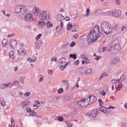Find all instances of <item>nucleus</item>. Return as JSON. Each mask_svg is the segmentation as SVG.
I'll use <instances>...</instances> for the list:
<instances>
[{"label": "nucleus", "mask_w": 127, "mask_h": 127, "mask_svg": "<svg viewBox=\"0 0 127 127\" xmlns=\"http://www.w3.org/2000/svg\"><path fill=\"white\" fill-rule=\"evenodd\" d=\"M112 44L110 48V50L114 51L113 52L116 53L118 51L121 47V45L120 41L117 39H115L111 42Z\"/></svg>", "instance_id": "nucleus-1"}, {"label": "nucleus", "mask_w": 127, "mask_h": 127, "mask_svg": "<svg viewBox=\"0 0 127 127\" xmlns=\"http://www.w3.org/2000/svg\"><path fill=\"white\" fill-rule=\"evenodd\" d=\"M97 34L91 30L89 34V36L88 38L87 41L89 44H91L93 42L96 41L99 36H98Z\"/></svg>", "instance_id": "nucleus-2"}, {"label": "nucleus", "mask_w": 127, "mask_h": 127, "mask_svg": "<svg viewBox=\"0 0 127 127\" xmlns=\"http://www.w3.org/2000/svg\"><path fill=\"white\" fill-rule=\"evenodd\" d=\"M89 103L88 100L86 98L83 99L82 100L79 101L78 104L79 105H80L81 107H84L88 105L89 104Z\"/></svg>", "instance_id": "nucleus-3"}, {"label": "nucleus", "mask_w": 127, "mask_h": 127, "mask_svg": "<svg viewBox=\"0 0 127 127\" xmlns=\"http://www.w3.org/2000/svg\"><path fill=\"white\" fill-rule=\"evenodd\" d=\"M48 15L47 12L44 11H42L40 13L39 18L41 20H48V17H47Z\"/></svg>", "instance_id": "nucleus-4"}, {"label": "nucleus", "mask_w": 127, "mask_h": 127, "mask_svg": "<svg viewBox=\"0 0 127 127\" xmlns=\"http://www.w3.org/2000/svg\"><path fill=\"white\" fill-rule=\"evenodd\" d=\"M89 104H91L95 102L97 100L96 97L94 95L89 96L87 97Z\"/></svg>", "instance_id": "nucleus-5"}, {"label": "nucleus", "mask_w": 127, "mask_h": 127, "mask_svg": "<svg viewBox=\"0 0 127 127\" xmlns=\"http://www.w3.org/2000/svg\"><path fill=\"white\" fill-rule=\"evenodd\" d=\"M24 19L26 21L30 22L33 21V16L31 13H29L26 14L24 17Z\"/></svg>", "instance_id": "nucleus-6"}, {"label": "nucleus", "mask_w": 127, "mask_h": 127, "mask_svg": "<svg viewBox=\"0 0 127 127\" xmlns=\"http://www.w3.org/2000/svg\"><path fill=\"white\" fill-rule=\"evenodd\" d=\"M112 14L113 16L116 17L120 16L121 14V11L119 9H116L112 12Z\"/></svg>", "instance_id": "nucleus-7"}, {"label": "nucleus", "mask_w": 127, "mask_h": 127, "mask_svg": "<svg viewBox=\"0 0 127 127\" xmlns=\"http://www.w3.org/2000/svg\"><path fill=\"white\" fill-rule=\"evenodd\" d=\"M20 12L23 15L26 14L28 12V10L26 7L22 5Z\"/></svg>", "instance_id": "nucleus-8"}, {"label": "nucleus", "mask_w": 127, "mask_h": 127, "mask_svg": "<svg viewBox=\"0 0 127 127\" xmlns=\"http://www.w3.org/2000/svg\"><path fill=\"white\" fill-rule=\"evenodd\" d=\"M97 115L96 111H92L89 115V117L90 119H94Z\"/></svg>", "instance_id": "nucleus-9"}, {"label": "nucleus", "mask_w": 127, "mask_h": 127, "mask_svg": "<svg viewBox=\"0 0 127 127\" xmlns=\"http://www.w3.org/2000/svg\"><path fill=\"white\" fill-rule=\"evenodd\" d=\"M105 33L106 34H110L112 32V30L111 28L109 26L107 28L103 30Z\"/></svg>", "instance_id": "nucleus-10"}, {"label": "nucleus", "mask_w": 127, "mask_h": 127, "mask_svg": "<svg viewBox=\"0 0 127 127\" xmlns=\"http://www.w3.org/2000/svg\"><path fill=\"white\" fill-rule=\"evenodd\" d=\"M93 30L94 32L96 33L97 35H98V36H100V34H99V29L98 27L97 26H95L93 30Z\"/></svg>", "instance_id": "nucleus-11"}, {"label": "nucleus", "mask_w": 127, "mask_h": 127, "mask_svg": "<svg viewBox=\"0 0 127 127\" xmlns=\"http://www.w3.org/2000/svg\"><path fill=\"white\" fill-rule=\"evenodd\" d=\"M37 25L39 27L42 28L44 27H46V25L45 22L40 20L38 21Z\"/></svg>", "instance_id": "nucleus-12"}, {"label": "nucleus", "mask_w": 127, "mask_h": 127, "mask_svg": "<svg viewBox=\"0 0 127 127\" xmlns=\"http://www.w3.org/2000/svg\"><path fill=\"white\" fill-rule=\"evenodd\" d=\"M100 111L102 112L105 113H107L109 112V109L108 108H105L104 106H102L100 108Z\"/></svg>", "instance_id": "nucleus-13"}, {"label": "nucleus", "mask_w": 127, "mask_h": 127, "mask_svg": "<svg viewBox=\"0 0 127 127\" xmlns=\"http://www.w3.org/2000/svg\"><path fill=\"white\" fill-rule=\"evenodd\" d=\"M108 23L105 22H103L101 25V29L103 30L109 27Z\"/></svg>", "instance_id": "nucleus-14"}, {"label": "nucleus", "mask_w": 127, "mask_h": 127, "mask_svg": "<svg viewBox=\"0 0 127 127\" xmlns=\"http://www.w3.org/2000/svg\"><path fill=\"white\" fill-rule=\"evenodd\" d=\"M25 51L21 48H20L18 51V52L19 55L23 56H24L25 55Z\"/></svg>", "instance_id": "nucleus-15"}, {"label": "nucleus", "mask_w": 127, "mask_h": 127, "mask_svg": "<svg viewBox=\"0 0 127 127\" xmlns=\"http://www.w3.org/2000/svg\"><path fill=\"white\" fill-rule=\"evenodd\" d=\"M22 5H19L15 6L14 9L15 12L17 13L20 12Z\"/></svg>", "instance_id": "nucleus-16"}, {"label": "nucleus", "mask_w": 127, "mask_h": 127, "mask_svg": "<svg viewBox=\"0 0 127 127\" xmlns=\"http://www.w3.org/2000/svg\"><path fill=\"white\" fill-rule=\"evenodd\" d=\"M11 84V83H9L6 84H0V89H5L7 86H9Z\"/></svg>", "instance_id": "nucleus-17"}, {"label": "nucleus", "mask_w": 127, "mask_h": 127, "mask_svg": "<svg viewBox=\"0 0 127 127\" xmlns=\"http://www.w3.org/2000/svg\"><path fill=\"white\" fill-rule=\"evenodd\" d=\"M85 67H80L78 70V72L82 74H84L85 73Z\"/></svg>", "instance_id": "nucleus-18"}, {"label": "nucleus", "mask_w": 127, "mask_h": 127, "mask_svg": "<svg viewBox=\"0 0 127 127\" xmlns=\"http://www.w3.org/2000/svg\"><path fill=\"white\" fill-rule=\"evenodd\" d=\"M17 42L16 40H14L11 41L10 43V45L13 48H16L17 46Z\"/></svg>", "instance_id": "nucleus-19"}, {"label": "nucleus", "mask_w": 127, "mask_h": 127, "mask_svg": "<svg viewBox=\"0 0 127 127\" xmlns=\"http://www.w3.org/2000/svg\"><path fill=\"white\" fill-rule=\"evenodd\" d=\"M114 65L115 66H117L120 65V61L118 58L115 59L114 61Z\"/></svg>", "instance_id": "nucleus-20"}, {"label": "nucleus", "mask_w": 127, "mask_h": 127, "mask_svg": "<svg viewBox=\"0 0 127 127\" xmlns=\"http://www.w3.org/2000/svg\"><path fill=\"white\" fill-rule=\"evenodd\" d=\"M102 11L101 10H97L95 11V15L97 16H99L102 14Z\"/></svg>", "instance_id": "nucleus-21"}, {"label": "nucleus", "mask_w": 127, "mask_h": 127, "mask_svg": "<svg viewBox=\"0 0 127 127\" xmlns=\"http://www.w3.org/2000/svg\"><path fill=\"white\" fill-rule=\"evenodd\" d=\"M78 111L77 110H74L71 114V116L72 117H74L76 116L78 114Z\"/></svg>", "instance_id": "nucleus-22"}, {"label": "nucleus", "mask_w": 127, "mask_h": 127, "mask_svg": "<svg viewBox=\"0 0 127 127\" xmlns=\"http://www.w3.org/2000/svg\"><path fill=\"white\" fill-rule=\"evenodd\" d=\"M65 61L66 60L65 58H62L60 59L59 62L62 64L63 65L64 64Z\"/></svg>", "instance_id": "nucleus-23"}, {"label": "nucleus", "mask_w": 127, "mask_h": 127, "mask_svg": "<svg viewBox=\"0 0 127 127\" xmlns=\"http://www.w3.org/2000/svg\"><path fill=\"white\" fill-rule=\"evenodd\" d=\"M39 11L38 9L36 7H35L33 10V13L35 15H37Z\"/></svg>", "instance_id": "nucleus-24"}, {"label": "nucleus", "mask_w": 127, "mask_h": 127, "mask_svg": "<svg viewBox=\"0 0 127 127\" xmlns=\"http://www.w3.org/2000/svg\"><path fill=\"white\" fill-rule=\"evenodd\" d=\"M29 103L27 101H23L21 103V105L22 106V107L24 108V107H26L29 104Z\"/></svg>", "instance_id": "nucleus-25"}, {"label": "nucleus", "mask_w": 127, "mask_h": 127, "mask_svg": "<svg viewBox=\"0 0 127 127\" xmlns=\"http://www.w3.org/2000/svg\"><path fill=\"white\" fill-rule=\"evenodd\" d=\"M7 42V40L6 39H4L2 41V44L3 46H6Z\"/></svg>", "instance_id": "nucleus-26"}, {"label": "nucleus", "mask_w": 127, "mask_h": 127, "mask_svg": "<svg viewBox=\"0 0 127 127\" xmlns=\"http://www.w3.org/2000/svg\"><path fill=\"white\" fill-rule=\"evenodd\" d=\"M92 70V69L89 68L87 69V70H85V72L86 74H92L93 73Z\"/></svg>", "instance_id": "nucleus-27"}, {"label": "nucleus", "mask_w": 127, "mask_h": 127, "mask_svg": "<svg viewBox=\"0 0 127 127\" xmlns=\"http://www.w3.org/2000/svg\"><path fill=\"white\" fill-rule=\"evenodd\" d=\"M58 20L59 21H60L64 19L63 15L61 14H60L58 15L57 17Z\"/></svg>", "instance_id": "nucleus-28"}, {"label": "nucleus", "mask_w": 127, "mask_h": 127, "mask_svg": "<svg viewBox=\"0 0 127 127\" xmlns=\"http://www.w3.org/2000/svg\"><path fill=\"white\" fill-rule=\"evenodd\" d=\"M125 78L126 76L125 75H123L121 77L120 79H118V80H120V81H121V82H123L125 80Z\"/></svg>", "instance_id": "nucleus-29"}, {"label": "nucleus", "mask_w": 127, "mask_h": 127, "mask_svg": "<svg viewBox=\"0 0 127 127\" xmlns=\"http://www.w3.org/2000/svg\"><path fill=\"white\" fill-rule=\"evenodd\" d=\"M53 24L51 23L49 21H48L46 24L48 28L52 27L53 26Z\"/></svg>", "instance_id": "nucleus-30"}, {"label": "nucleus", "mask_w": 127, "mask_h": 127, "mask_svg": "<svg viewBox=\"0 0 127 127\" xmlns=\"http://www.w3.org/2000/svg\"><path fill=\"white\" fill-rule=\"evenodd\" d=\"M67 30H69L71 29L72 27V25L70 22H69L68 23L67 25Z\"/></svg>", "instance_id": "nucleus-31"}, {"label": "nucleus", "mask_w": 127, "mask_h": 127, "mask_svg": "<svg viewBox=\"0 0 127 127\" xmlns=\"http://www.w3.org/2000/svg\"><path fill=\"white\" fill-rule=\"evenodd\" d=\"M36 114H37L35 112L32 111H31L30 115L31 116L37 117Z\"/></svg>", "instance_id": "nucleus-32"}, {"label": "nucleus", "mask_w": 127, "mask_h": 127, "mask_svg": "<svg viewBox=\"0 0 127 127\" xmlns=\"http://www.w3.org/2000/svg\"><path fill=\"white\" fill-rule=\"evenodd\" d=\"M120 80L118 79H113L111 80V82L113 83L116 84V83H119Z\"/></svg>", "instance_id": "nucleus-33"}, {"label": "nucleus", "mask_w": 127, "mask_h": 127, "mask_svg": "<svg viewBox=\"0 0 127 127\" xmlns=\"http://www.w3.org/2000/svg\"><path fill=\"white\" fill-rule=\"evenodd\" d=\"M70 58H73L74 59H75L76 58V55L75 54H71L69 55Z\"/></svg>", "instance_id": "nucleus-34"}, {"label": "nucleus", "mask_w": 127, "mask_h": 127, "mask_svg": "<svg viewBox=\"0 0 127 127\" xmlns=\"http://www.w3.org/2000/svg\"><path fill=\"white\" fill-rule=\"evenodd\" d=\"M14 52L13 51H11L9 53V56L11 59H13Z\"/></svg>", "instance_id": "nucleus-35"}, {"label": "nucleus", "mask_w": 127, "mask_h": 127, "mask_svg": "<svg viewBox=\"0 0 127 127\" xmlns=\"http://www.w3.org/2000/svg\"><path fill=\"white\" fill-rule=\"evenodd\" d=\"M14 86H18L19 85V82L17 81H15L12 84Z\"/></svg>", "instance_id": "nucleus-36"}, {"label": "nucleus", "mask_w": 127, "mask_h": 127, "mask_svg": "<svg viewBox=\"0 0 127 127\" xmlns=\"http://www.w3.org/2000/svg\"><path fill=\"white\" fill-rule=\"evenodd\" d=\"M86 12V17H87L90 14V10L89 8H88L87 9Z\"/></svg>", "instance_id": "nucleus-37"}, {"label": "nucleus", "mask_w": 127, "mask_h": 127, "mask_svg": "<svg viewBox=\"0 0 127 127\" xmlns=\"http://www.w3.org/2000/svg\"><path fill=\"white\" fill-rule=\"evenodd\" d=\"M63 88H60L58 91V94H61L63 92Z\"/></svg>", "instance_id": "nucleus-38"}, {"label": "nucleus", "mask_w": 127, "mask_h": 127, "mask_svg": "<svg viewBox=\"0 0 127 127\" xmlns=\"http://www.w3.org/2000/svg\"><path fill=\"white\" fill-rule=\"evenodd\" d=\"M73 121L72 120L71 121H70L67 124V127H70L72 126V122Z\"/></svg>", "instance_id": "nucleus-39"}, {"label": "nucleus", "mask_w": 127, "mask_h": 127, "mask_svg": "<svg viewBox=\"0 0 127 127\" xmlns=\"http://www.w3.org/2000/svg\"><path fill=\"white\" fill-rule=\"evenodd\" d=\"M69 96L68 95H66L64 96V99L65 100H67L69 99Z\"/></svg>", "instance_id": "nucleus-40"}, {"label": "nucleus", "mask_w": 127, "mask_h": 127, "mask_svg": "<svg viewBox=\"0 0 127 127\" xmlns=\"http://www.w3.org/2000/svg\"><path fill=\"white\" fill-rule=\"evenodd\" d=\"M99 94L103 96H105L106 95L105 92L103 91H100L99 93Z\"/></svg>", "instance_id": "nucleus-41"}, {"label": "nucleus", "mask_w": 127, "mask_h": 127, "mask_svg": "<svg viewBox=\"0 0 127 127\" xmlns=\"http://www.w3.org/2000/svg\"><path fill=\"white\" fill-rule=\"evenodd\" d=\"M68 52H63L61 53V55L63 56H67V54Z\"/></svg>", "instance_id": "nucleus-42"}, {"label": "nucleus", "mask_w": 127, "mask_h": 127, "mask_svg": "<svg viewBox=\"0 0 127 127\" xmlns=\"http://www.w3.org/2000/svg\"><path fill=\"white\" fill-rule=\"evenodd\" d=\"M42 35L41 34H38L36 37L35 38L36 40H38L39 38H40V37Z\"/></svg>", "instance_id": "nucleus-43"}, {"label": "nucleus", "mask_w": 127, "mask_h": 127, "mask_svg": "<svg viewBox=\"0 0 127 127\" xmlns=\"http://www.w3.org/2000/svg\"><path fill=\"white\" fill-rule=\"evenodd\" d=\"M0 103L3 106H4L5 105V103L4 100H2L0 101Z\"/></svg>", "instance_id": "nucleus-44"}, {"label": "nucleus", "mask_w": 127, "mask_h": 127, "mask_svg": "<svg viewBox=\"0 0 127 127\" xmlns=\"http://www.w3.org/2000/svg\"><path fill=\"white\" fill-rule=\"evenodd\" d=\"M101 76L103 77L105 76H108L107 74L106 73H103L102 74Z\"/></svg>", "instance_id": "nucleus-45"}, {"label": "nucleus", "mask_w": 127, "mask_h": 127, "mask_svg": "<svg viewBox=\"0 0 127 127\" xmlns=\"http://www.w3.org/2000/svg\"><path fill=\"white\" fill-rule=\"evenodd\" d=\"M25 77L24 76H23V77H21L20 79V80L21 82L23 83H24L23 82L24 80L25 79Z\"/></svg>", "instance_id": "nucleus-46"}, {"label": "nucleus", "mask_w": 127, "mask_h": 127, "mask_svg": "<svg viewBox=\"0 0 127 127\" xmlns=\"http://www.w3.org/2000/svg\"><path fill=\"white\" fill-rule=\"evenodd\" d=\"M51 60L52 61H54L55 62H56L57 61V58L56 57L52 58H51Z\"/></svg>", "instance_id": "nucleus-47"}, {"label": "nucleus", "mask_w": 127, "mask_h": 127, "mask_svg": "<svg viewBox=\"0 0 127 127\" xmlns=\"http://www.w3.org/2000/svg\"><path fill=\"white\" fill-rule=\"evenodd\" d=\"M58 120L60 121H62L64 120V118L61 117H59L58 118Z\"/></svg>", "instance_id": "nucleus-48"}, {"label": "nucleus", "mask_w": 127, "mask_h": 127, "mask_svg": "<svg viewBox=\"0 0 127 127\" xmlns=\"http://www.w3.org/2000/svg\"><path fill=\"white\" fill-rule=\"evenodd\" d=\"M26 110L28 112H31V109L29 107H27L26 108Z\"/></svg>", "instance_id": "nucleus-49"}, {"label": "nucleus", "mask_w": 127, "mask_h": 127, "mask_svg": "<svg viewBox=\"0 0 127 127\" xmlns=\"http://www.w3.org/2000/svg\"><path fill=\"white\" fill-rule=\"evenodd\" d=\"M115 2L117 5H120V3L119 0H115Z\"/></svg>", "instance_id": "nucleus-50"}, {"label": "nucleus", "mask_w": 127, "mask_h": 127, "mask_svg": "<svg viewBox=\"0 0 127 127\" xmlns=\"http://www.w3.org/2000/svg\"><path fill=\"white\" fill-rule=\"evenodd\" d=\"M27 60L29 61L30 62L32 63L33 62V59L30 58H28L27 59Z\"/></svg>", "instance_id": "nucleus-51"}, {"label": "nucleus", "mask_w": 127, "mask_h": 127, "mask_svg": "<svg viewBox=\"0 0 127 127\" xmlns=\"http://www.w3.org/2000/svg\"><path fill=\"white\" fill-rule=\"evenodd\" d=\"M79 63V60L75 61L74 62V64L75 65H77Z\"/></svg>", "instance_id": "nucleus-52"}, {"label": "nucleus", "mask_w": 127, "mask_h": 127, "mask_svg": "<svg viewBox=\"0 0 127 127\" xmlns=\"http://www.w3.org/2000/svg\"><path fill=\"white\" fill-rule=\"evenodd\" d=\"M75 44V43L74 42H72L70 44V46L71 47H73L74 46Z\"/></svg>", "instance_id": "nucleus-53"}, {"label": "nucleus", "mask_w": 127, "mask_h": 127, "mask_svg": "<svg viewBox=\"0 0 127 127\" xmlns=\"http://www.w3.org/2000/svg\"><path fill=\"white\" fill-rule=\"evenodd\" d=\"M30 94V93L29 92L26 93L24 94V95L25 96H28Z\"/></svg>", "instance_id": "nucleus-54"}, {"label": "nucleus", "mask_w": 127, "mask_h": 127, "mask_svg": "<svg viewBox=\"0 0 127 127\" xmlns=\"http://www.w3.org/2000/svg\"><path fill=\"white\" fill-rule=\"evenodd\" d=\"M60 67V69L62 70H64V69L66 68V67H64V66L63 65H61Z\"/></svg>", "instance_id": "nucleus-55"}, {"label": "nucleus", "mask_w": 127, "mask_h": 127, "mask_svg": "<svg viewBox=\"0 0 127 127\" xmlns=\"http://www.w3.org/2000/svg\"><path fill=\"white\" fill-rule=\"evenodd\" d=\"M85 63H86L87 64H88L89 63V62H87V61L86 60L84 61L83 60L82 61V64H84Z\"/></svg>", "instance_id": "nucleus-56"}, {"label": "nucleus", "mask_w": 127, "mask_h": 127, "mask_svg": "<svg viewBox=\"0 0 127 127\" xmlns=\"http://www.w3.org/2000/svg\"><path fill=\"white\" fill-rule=\"evenodd\" d=\"M122 125L123 127H127V124L126 123H122Z\"/></svg>", "instance_id": "nucleus-57"}, {"label": "nucleus", "mask_w": 127, "mask_h": 127, "mask_svg": "<svg viewBox=\"0 0 127 127\" xmlns=\"http://www.w3.org/2000/svg\"><path fill=\"white\" fill-rule=\"evenodd\" d=\"M60 27L61 28H63V23L62 21H61L60 23Z\"/></svg>", "instance_id": "nucleus-58"}, {"label": "nucleus", "mask_w": 127, "mask_h": 127, "mask_svg": "<svg viewBox=\"0 0 127 127\" xmlns=\"http://www.w3.org/2000/svg\"><path fill=\"white\" fill-rule=\"evenodd\" d=\"M64 19L67 21H68L70 20V18L69 17L67 16L65 17Z\"/></svg>", "instance_id": "nucleus-59"}, {"label": "nucleus", "mask_w": 127, "mask_h": 127, "mask_svg": "<svg viewBox=\"0 0 127 127\" xmlns=\"http://www.w3.org/2000/svg\"><path fill=\"white\" fill-rule=\"evenodd\" d=\"M106 48L104 47H103L102 48L100 49V51L101 52H103L105 50Z\"/></svg>", "instance_id": "nucleus-60"}, {"label": "nucleus", "mask_w": 127, "mask_h": 127, "mask_svg": "<svg viewBox=\"0 0 127 127\" xmlns=\"http://www.w3.org/2000/svg\"><path fill=\"white\" fill-rule=\"evenodd\" d=\"M118 27V25H115V26L114 27V29L115 30H117V28Z\"/></svg>", "instance_id": "nucleus-61"}, {"label": "nucleus", "mask_w": 127, "mask_h": 127, "mask_svg": "<svg viewBox=\"0 0 127 127\" xmlns=\"http://www.w3.org/2000/svg\"><path fill=\"white\" fill-rule=\"evenodd\" d=\"M115 108V107H113L112 106H110L109 107V109H113Z\"/></svg>", "instance_id": "nucleus-62"}, {"label": "nucleus", "mask_w": 127, "mask_h": 127, "mask_svg": "<svg viewBox=\"0 0 127 127\" xmlns=\"http://www.w3.org/2000/svg\"><path fill=\"white\" fill-rule=\"evenodd\" d=\"M78 34H75L74 36V38L75 39H76L78 37Z\"/></svg>", "instance_id": "nucleus-63"}, {"label": "nucleus", "mask_w": 127, "mask_h": 127, "mask_svg": "<svg viewBox=\"0 0 127 127\" xmlns=\"http://www.w3.org/2000/svg\"><path fill=\"white\" fill-rule=\"evenodd\" d=\"M100 0H95V2L96 3H98L100 2Z\"/></svg>", "instance_id": "nucleus-64"}]
</instances>
